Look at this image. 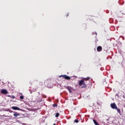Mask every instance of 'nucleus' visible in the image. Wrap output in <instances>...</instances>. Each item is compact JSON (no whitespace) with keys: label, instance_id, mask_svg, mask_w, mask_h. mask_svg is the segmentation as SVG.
Segmentation results:
<instances>
[{"label":"nucleus","instance_id":"ddd939ff","mask_svg":"<svg viewBox=\"0 0 125 125\" xmlns=\"http://www.w3.org/2000/svg\"><path fill=\"white\" fill-rule=\"evenodd\" d=\"M53 107H57V104H53Z\"/></svg>","mask_w":125,"mask_h":125},{"label":"nucleus","instance_id":"20e7f679","mask_svg":"<svg viewBox=\"0 0 125 125\" xmlns=\"http://www.w3.org/2000/svg\"><path fill=\"white\" fill-rule=\"evenodd\" d=\"M11 108L13 110H18V111H21L22 110V109H21V108H20L17 106H12L11 107Z\"/></svg>","mask_w":125,"mask_h":125},{"label":"nucleus","instance_id":"4468645a","mask_svg":"<svg viewBox=\"0 0 125 125\" xmlns=\"http://www.w3.org/2000/svg\"><path fill=\"white\" fill-rule=\"evenodd\" d=\"M75 123H79V120H77V119H75Z\"/></svg>","mask_w":125,"mask_h":125},{"label":"nucleus","instance_id":"f257e3e1","mask_svg":"<svg viewBox=\"0 0 125 125\" xmlns=\"http://www.w3.org/2000/svg\"><path fill=\"white\" fill-rule=\"evenodd\" d=\"M110 107L112 108V109H114L115 110H117L118 113L120 115H122L121 112V109L120 108H118V106L115 103H112L110 104Z\"/></svg>","mask_w":125,"mask_h":125},{"label":"nucleus","instance_id":"2eb2a0df","mask_svg":"<svg viewBox=\"0 0 125 125\" xmlns=\"http://www.w3.org/2000/svg\"><path fill=\"white\" fill-rule=\"evenodd\" d=\"M12 98H13V99H14L15 98V96H12Z\"/></svg>","mask_w":125,"mask_h":125},{"label":"nucleus","instance_id":"dca6fc26","mask_svg":"<svg viewBox=\"0 0 125 125\" xmlns=\"http://www.w3.org/2000/svg\"><path fill=\"white\" fill-rule=\"evenodd\" d=\"M53 125H56V124H54Z\"/></svg>","mask_w":125,"mask_h":125},{"label":"nucleus","instance_id":"f8f14e48","mask_svg":"<svg viewBox=\"0 0 125 125\" xmlns=\"http://www.w3.org/2000/svg\"><path fill=\"white\" fill-rule=\"evenodd\" d=\"M20 99L23 100L24 99V96H21L20 97Z\"/></svg>","mask_w":125,"mask_h":125},{"label":"nucleus","instance_id":"39448f33","mask_svg":"<svg viewBox=\"0 0 125 125\" xmlns=\"http://www.w3.org/2000/svg\"><path fill=\"white\" fill-rule=\"evenodd\" d=\"M1 92L2 94H7V93H8L7 91L5 89H2L1 90Z\"/></svg>","mask_w":125,"mask_h":125},{"label":"nucleus","instance_id":"1a4fd4ad","mask_svg":"<svg viewBox=\"0 0 125 125\" xmlns=\"http://www.w3.org/2000/svg\"><path fill=\"white\" fill-rule=\"evenodd\" d=\"M66 89L68 90L69 93H72V90H71V88L69 86L66 87Z\"/></svg>","mask_w":125,"mask_h":125},{"label":"nucleus","instance_id":"f3484780","mask_svg":"<svg viewBox=\"0 0 125 125\" xmlns=\"http://www.w3.org/2000/svg\"><path fill=\"white\" fill-rule=\"evenodd\" d=\"M40 83H42V82H41Z\"/></svg>","mask_w":125,"mask_h":125},{"label":"nucleus","instance_id":"f03ea898","mask_svg":"<svg viewBox=\"0 0 125 125\" xmlns=\"http://www.w3.org/2000/svg\"><path fill=\"white\" fill-rule=\"evenodd\" d=\"M79 85H80V86H82V85H83L82 86V88L86 87V84H85V82H84L83 79L79 81Z\"/></svg>","mask_w":125,"mask_h":125},{"label":"nucleus","instance_id":"7ed1b4c3","mask_svg":"<svg viewBox=\"0 0 125 125\" xmlns=\"http://www.w3.org/2000/svg\"><path fill=\"white\" fill-rule=\"evenodd\" d=\"M64 78V79H65V80H71V77L66 75H60L59 76V78Z\"/></svg>","mask_w":125,"mask_h":125},{"label":"nucleus","instance_id":"9b49d317","mask_svg":"<svg viewBox=\"0 0 125 125\" xmlns=\"http://www.w3.org/2000/svg\"><path fill=\"white\" fill-rule=\"evenodd\" d=\"M60 116V114L59 113H57L55 115V117L56 118H58Z\"/></svg>","mask_w":125,"mask_h":125},{"label":"nucleus","instance_id":"0eeeda50","mask_svg":"<svg viewBox=\"0 0 125 125\" xmlns=\"http://www.w3.org/2000/svg\"><path fill=\"white\" fill-rule=\"evenodd\" d=\"M13 116L14 117L17 118V117H19V116H20V113H18V112H14Z\"/></svg>","mask_w":125,"mask_h":125},{"label":"nucleus","instance_id":"9d476101","mask_svg":"<svg viewBox=\"0 0 125 125\" xmlns=\"http://www.w3.org/2000/svg\"><path fill=\"white\" fill-rule=\"evenodd\" d=\"M93 122H94V124L95 125H100L98 124V123H97V121H96L95 120L93 119Z\"/></svg>","mask_w":125,"mask_h":125},{"label":"nucleus","instance_id":"6e6552de","mask_svg":"<svg viewBox=\"0 0 125 125\" xmlns=\"http://www.w3.org/2000/svg\"><path fill=\"white\" fill-rule=\"evenodd\" d=\"M83 81L84 82V81H89V80H90V78L89 77H87V78H83Z\"/></svg>","mask_w":125,"mask_h":125},{"label":"nucleus","instance_id":"423d86ee","mask_svg":"<svg viewBox=\"0 0 125 125\" xmlns=\"http://www.w3.org/2000/svg\"><path fill=\"white\" fill-rule=\"evenodd\" d=\"M97 50L98 52H100V51H102V47L101 46H99L97 48Z\"/></svg>","mask_w":125,"mask_h":125}]
</instances>
